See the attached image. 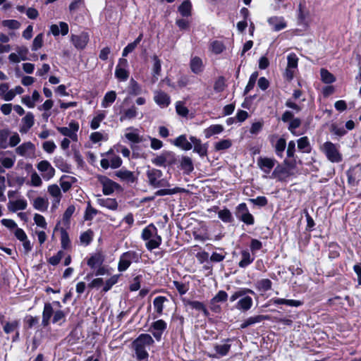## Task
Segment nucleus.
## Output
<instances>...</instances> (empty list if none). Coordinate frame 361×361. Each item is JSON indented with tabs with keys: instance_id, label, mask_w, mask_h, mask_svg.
Segmentation results:
<instances>
[{
	"instance_id": "nucleus-1",
	"label": "nucleus",
	"mask_w": 361,
	"mask_h": 361,
	"mask_svg": "<svg viewBox=\"0 0 361 361\" xmlns=\"http://www.w3.org/2000/svg\"><path fill=\"white\" fill-rule=\"evenodd\" d=\"M247 293L254 294V291L249 288H240L231 295V302H234L240 298L235 305L237 310L242 312H247L252 307L253 304L252 298L247 295Z\"/></svg>"
},
{
	"instance_id": "nucleus-2",
	"label": "nucleus",
	"mask_w": 361,
	"mask_h": 361,
	"mask_svg": "<svg viewBox=\"0 0 361 361\" xmlns=\"http://www.w3.org/2000/svg\"><path fill=\"white\" fill-rule=\"evenodd\" d=\"M154 343L152 337L147 334H140L133 343V347L135 351L137 358L139 360L148 357L147 348Z\"/></svg>"
},
{
	"instance_id": "nucleus-3",
	"label": "nucleus",
	"mask_w": 361,
	"mask_h": 361,
	"mask_svg": "<svg viewBox=\"0 0 361 361\" xmlns=\"http://www.w3.org/2000/svg\"><path fill=\"white\" fill-rule=\"evenodd\" d=\"M66 314L65 312L61 310L54 311L51 304L45 303L42 312V324L44 326H48L52 316V322L54 324H61L65 322Z\"/></svg>"
},
{
	"instance_id": "nucleus-4",
	"label": "nucleus",
	"mask_w": 361,
	"mask_h": 361,
	"mask_svg": "<svg viewBox=\"0 0 361 361\" xmlns=\"http://www.w3.org/2000/svg\"><path fill=\"white\" fill-rule=\"evenodd\" d=\"M319 149L330 162L340 163L343 161V155L340 152L339 145L326 141L320 146Z\"/></svg>"
},
{
	"instance_id": "nucleus-5",
	"label": "nucleus",
	"mask_w": 361,
	"mask_h": 361,
	"mask_svg": "<svg viewBox=\"0 0 361 361\" xmlns=\"http://www.w3.org/2000/svg\"><path fill=\"white\" fill-rule=\"evenodd\" d=\"M142 238L147 241L146 247L149 250L158 247L161 243V238L157 235V229L153 224L147 226L142 230Z\"/></svg>"
},
{
	"instance_id": "nucleus-6",
	"label": "nucleus",
	"mask_w": 361,
	"mask_h": 361,
	"mask_svg": "<svg viewBox=\"0 0 361 361\" xmlns=\"http://www.w3.org/2000/svg\"><path fill=\"white\" fill-rule=\"evenodd\" d=\"M147 181L153 188H169L170 183L166 178H162L163 173L157 169H149L146 173Z\"/></svg>"
},
{
	"instance_id": "nucleus-7",
	"label": "nucleus",
	"mask_w": 361,
	"mask_h": 361,
	"mask_svg": "<svg viewBox=\"0 0 361 361\" xmlns=\"http://www.w3.org/2000/svg\"><path fill=\"white\" fill-rule=\"evenodd\" d=\"M140 259L139 255L134 251H128L123 253L121 257L118 265L119 271H126L133 262H138Z\"/></svg>"
},
{
	"instance_id": "nucleus-8",
	"label": "nucleus",
	"mask_w": 361,
	"mask_h": 361,
	"mask_svg": "<svg viewBox=\"0 0 361 361\" xmlns=\"http://www.w3.org/2000/svg\"><path fill=\"white\" fill-rule=\"evenodd\" d=\"M47 192L51 196V210L54 211L59 207L62 193L60 187L56 184H52L48 186Z\"/></svg>"
},
{
	"instance_id": "nucleus-9",
	"label": "nucleus",
	"mask_w": 361,
	"mask_h": 361,
	"mask_svg": "<svg viewBox=\"0 0 361 361\" xmlns=\"http://www.w3.org/2000/svg\"><path fill=\"white\" fill-rule=\"evenodd\" d=\"M98 180L102 185V191L105 195H109L115 191L121 190V186L106 176H99Z\"/></svg>"
},
{
	"instance_id": "nucleus-10",
	"label": "nucleus",
	"mask_w": 361,
	"mask_h": 361,
	"mask_svg": "<svg viewBox=\"0 0 361 361\" xmlns=\"http://www.w3.org/2000/svg\"><path fill=\"white\" fill-rule=\"evenodd\" d=\"M79 129V125L75 121L69 123L68 127H58L57 130L64 136L71 139L73 141H78L77 132Z\"/></svg>"
},
{
	"instance_id": "nucleus-11",
	"label": "nucleus",
	"mask_w": 361,
	"mask_h": 361,
	"mask_svg": "<svg viewBox=\"0 0 361 361\" xmlns=\"http://www.w3.org/2000/svg\"><path fill=\"white\" fill-rule=\"evenodd\" d=\"M37 168L42 173V177L45 180H49L55 174V169L47 160L39 161L37 165Z\"/></svg>"
},
{
	"instance_id": "nucleus-12",
	"label": "nucleus",
	"mask_w": 361,
	"mask_h": 361,
	"mask_svg": "<svg viewBox=\"0 0 361 361\" xmlns=\"http://www.w3.org/2000/svg\"><path fill=\"white\" fill-rule=\"evenodd\" d=\"M166 322L163 319H158L151 324L149 331L152 334L153 336L157 341H159L161 338L164 331L166 329Z\"/></svg>"
},
{
	"instance_id": "nucleus-13",
	"label": "nucleus",
	"mask_w": 361,
	"mask_h": 361,
	"mask_svg": "<svg viewBox=\"0 0 361 361\" xmlns=\"http://www.w3.org/2000/svg\"><path fill=\"white\" fill-rule=\"evenodd\" d=\"M270 142L274 149V152L280 158L283 156V152L286 147V140L283 137L278 138L276 135H272L270 138Z\"/></svg>"
},
{
	"instance_id": "nucleus-14",
	"label": "nucleus",
	"mask_w": 361,
	"mask_h": 361,
	"mask_svg": "<svg viewBox=\"0 0 361 361\" xmlns=\"http://www.w3.org/2000/svg\"><path fill=\"white\" fill-rule=\"evenodd\" d=\"M128 66V61L126 59L121 58L118 60V65L115 70V76L121 81H126L129 77V73L126 70Z\"/></svg>"
},
{
	"instance_id": "nucleus-15",
	"label": "nucleus",
	"mask_w": 361,
	"mask_h": 361,
	"mask_svg": "<svg viewBox=\"0 0 361 361\" xmlns=\"http://www.w3.org/2000/svg\"><path fill=\"white\" fill-rule=\"evenodd\" d=\"M18 154L25 157H33L35 154V147L31 142H24L16 149Z\"/></svg>"
},
{
	"instance_id": "nucleus-16",
	"label": "nucleus",
	"mask_w": 361,
	"mask_h": 361,
	"mask_svg": "<svg viewBox=\"0 0 361 361\" xmlns=\"http://www.w3.org/2000/svg\"><path fill=\"white\" fill-rule=\"evenodd\" d=\"M152 163L158 166H165L173 162V154L171 152H164L152 159Z\"/></svg>"
},
{
	"instance_id": "nucleus-17",
	"label": "nucleus",
	"mask_w": 361,
	"mask_h": 361,
	"mask_svg": "<svg viewBox=\"0 0 361 361\" xmlns=\"http://www.w3.org/2000/svg\"><path fill=\"white\" fill-rule=\"evenodd\" d=\"M154 101L161 108H166L171 103L169 95L161 90L154 92Z\"/></svg>"
},
{
	"instance_id": "nucleus-18",
	"label": "nucleus",
	"mask_w": 361,
	"mask_h": 361,
	"mask_svg": "<svg viewBox=\"0 0 361 361\" xmlns=\"http://www.w3.org/2000/svg\"><path fill=\"white\" fill-rule=\"evenodd\" d=\"M126 138L133 144H137L147 140L146 137L138 133V130L134 128H128L125 133Z\"/></svg>"
},
{
	"instance_id": "nucleus-19",
	"label": "nucleus",
	"mask_w": 361,
	"mask_h": 361,
	"mask_svg": "<svg viewBox=\"0 0 361 361\" xmlns=\"http://www.w3.org/2000/svg\"><path fill=\"white\" fill-rule=\"evenodd\" d=\"M71 41L75 48L82 49L89 41V35L86 32H82L78 35H73L71 36Z\"/></svg>"
},
{
	"instance_id": "nucleus-20",
	"label": "nucleus",
	"mask_w": 361,
	"mask_h": 361,
	"mask_svg": "<svg viewBox=\"0 0 361 361\" xmlns=\"http://www.w3.org/2000/svg\"><path fill=\"white\" fill-rule=\"evenodd\" d=\"M275 159L268 157H259L257 160L259 167L266 173H269L275 165Z\"/></svg>"
},
{
	"instance_id": "nucleus-21",
	"label": "nucleus",
	"mask_w": 361,
	"mask_h": 361,
	"mask_svg": "<svg viewBox=\"0 0 361 361\" xmlns=\"http://www.w3.org/2000/svg\"><path fill=\"white\" fill-rule=\"evenodd\" d=\"M267 21L274 31H280L287 26L283 17L281 16H272L269 18Z\"/></svg>"
},
{
	"instance_id": "nucleus-22",
	"label": "nucleus",
	"mask_w": 361,
	"mask_h": 361,
	"mask_svg": "<svg viewBox=\"0 0 361 361\" xmlns=\"http://www.w3.org/2000/svg\"><path fill=\"white\" fill-rule=\"evenodd\" d=\"M35 123L34 116L32 113L27 112L22 119V126L20 128V132L26 133L33 126Z\"/></svg>"
},
{
	"instance_id": "nucleus-23",
	"label": "nucleus",
	"mask_w": 361,
	"mask_h": 361,
	"mask_svg": "<svg viewBox=\"0 0 361 361\" xmlns=\"http://www.w3.org/2000/svg\"><path fill=\"white\" fill-rule=\"evenodd\" d=\"M190 140L192 142V145H194V152H197L201 157L207 155V147L206 145L202 144L201 140L194 136H191Z\"/></svg>"
},
{
	"instance_id": "nucleus-24",
	"label": "nucleus",
	"mask_w": 361,
	"mask_h": 361,
	"mask_svg": "<svg viewBox=\"0 0 361 361\" xmlns=\"http://www.w3.org/2000/svg\"><path fill=\"white\" fill-rule=\"evenodd\" d=\"M231 349V345L228 343L216 344L214 345L215 353L210 354V357L219 358L226 355Z\"/></svg>"
},
{
	"instance_id": "nucleus-25",
	"label": "nucleus",
	"mask_w": 361,
	"mask_h": 361,
	"mask_svg": "<svg viewBox=\"0 0 361 361\" xmlns=\"http://www.w3.org/2000/svg\"><path fill=\"white\" fill-rule=\"evenodd\" d=\"M171 142L176 147H180V149L185 151L190 150L192 147L191 141L189 142L187 140L186 135H181L178 136Z\"/></svg>"
},
{
	"instance_id": "nucleus-26",
	"label": "nucleus",
	"mask_w": 361,
	"mask_h": 361,
	"mask_svg": "<svg viewBox=\"0 0 361 361\" xmlns=\"http://www.w3.org/2000/svg\"><path fill=\"white\" fill-rule=\"evenodd\" d=\"M27 206V203L24 199L10 200L8 203V209L12 212H16L18 210H24L26 209Z\"/></svg>"
},
{
	"instance_id": "nucleus-27",
	"label": "nucleus",
	"mask_w": 361,
	"mask_h": 361,
	"mask_svg": "<svg viewBox=\"0 0 361 361\" xmlns=\"http://www.w3.org/2000/svg\"><path fill=\"white\" fill-rule=\"evenodd\" d=\"M68 30V25L64 22H60L59 25L54 24L50 26V32L54 36H58L60 33L62 35H66Z\"/></svg>"
},
{
	"instance_id": "nucleus-28",
	"label": "nucleus",
	"mask_w": 361,
	"mask_h": 361,
	"mask_svg": "<svg viewBox=\"0 0 361 361\" xmlns=\"http://www.w3.org/2000/svg\"><path fill=\"white\" fill-rule=\"evenodd\" d=\"M168 301L169 300L164 296H157L154 299L153 306L158 317L163 314L164 303Z\"/></svg>"
},
{
	"instance_id": "nucleus-29",
	"label": "nucleus",
	"mask_w": 361,
	"mask_h": 361,
	"mask_svg": "<svg viewBox=\"0 0 361 361\" xmlns=\"http://www.w3.org/2000/svg\"><path fill=\"white\" fill-rule=\"evenodd\" d=\"M97 202L99 205L106 207L110 210H116L118 208V202L116 199L113 198H98Z\"/></svg>"
},
{
	"instance_id": "nucleus-30",
	"label": "nucleus",
	"mask_w": 361,
	"mask_h": 361,
	"mask_svg": "<svg viewBox=\"0 0 361 361\" xmlns=\"http://www.w3.org/2000/svg\"><path fill=\"white\" fill-rule=\"evenodd\" d=\"M268 318L267 316L265 315H256L250 317L245 320H244L240 324V329H245L250 326L254 325L257 323H260L264 319Z\"/></svg>"
},
{
	"instance_id": "nucleus-31",
	"label": "nucleus",
	"mask_w": 361,
	"mask_h": 361,
	"mask_svg": "<svg viewBox=\"0 0 361 361\" xmlns=\"http://www.w3.org/2000/svg\"><path fill=\"white\" fill-rule=\"evenodd\" d=\"M116 176L121 180L128 183H134L136 180L133 172L123 169L116 171Z\"/></svg>"
},
{
	"instance_id": "nucleus-32",
	"label": "nucleus",
	"mask_w": 361,
	"mask_h": 361,
	"mask_svg": "<svg viewBox=\"0 0 361 361\" xmlns=\"http://www.w3.org/2000/svg\"><path fill=\"white\" fill-rule=\"evenodd\" d=\"M32 206L35 209L44 212L48 209L49 201L45 197H37L33 200Z\"/></svg>"
},
{
	"instance_id": "nucleus-33",
	"label": "nucleus",
	"mask_w": 361,
	"mask_h": 361,
	"mask_svg": "<svg viewBox=\"0 0 361 361\" xmlns=\"http://www.w3.org/2000/svg\"><path fill=\"white\" fill-rule=\"evenodd\" d=\"M241 259L238 263V266L241 268H245L252 264L255 257L251 255L247 250H243L240 252Z\"/></svg>"
},
{
	"instance_id": "nucleus-34",
	"label": "nucleus",
	"mask_w": 361,
	"mask_h": 361,
	"mask_svg": "<svg viewBox=\"0 0 361 361\" xmlns=\"http://www.w3.org/2000/svg\"><path fill=\"white\" fill-rule=\"evenodd\" d=\"M224 130V128L222 125L215 124L204 129V134L206 138H209L213 135L221 133Z\"/></svg>"
},
{
	"instance_id": "nucleus-35",
	"label": "nucleus",
	"mask_w": 361,
	"mask_h": 361,
	"mask_svg": "<svg viewBox=\"0 0 361 361\" xmlns=\"http://www.w3.org/2000/svg\"><path fill=\"white\" fill-rule=\"evenodd\" d=\"M272 302L274 305H286L289 307H300L303 304L300 300L284 298H274Z\"/></svg>"
},
{
	"instance_id": "nucleus-36",
	"label": "nucleus",
	"mask_w": 361,
	"mask_h": 361,
	"mask_svg": "<svg viewBox=\"0 0 361 361\" xmlns=\"http://www.w3.org/2000/svg\"><path fill=\"white\" fill-rule=\"evenodd\" d=\"M228 298V294L224 290H219L216 295L211 300L212 309L217 311L219 306H216V302H225Z\"/></svg>"
},
{
	"instance_id": "nucleus-37",
	"label": "nucleus",
	"mask_w": 361,
	"mask_h": 361,
	"mask_svg": "<svg viewBox=\"0 0 361 361\" xmlns=\"http://www.w3.org/2000/svg\"><path fill=\"white\" fill-rule=\"evenodd\" d=\"M191 71L196 74L202 72L204 65L202 59L200 57L194 56L190 60Z\"/></svg>"
},
{
	"instance_id": "nucleus-38",
	"label": "nucleus",
	"mask_w": 361,
	"mask_h": 361,
	"mask_svg": "<svg viewBox=\"0 0 361 361\" xmlns=\"http://www.w3.org/2000/svg\"><path fill=\"white\" fill-rule=\"evenodd\" d=\"M137 109L135 106H132L130 108L123 110L120 117V121H124L126 120H130L135 118L137 116Z\"/></svg>"
},
{
	"instance_id": "nucleus-39",
	"label": "nucleus",
	"mask_w": 361,
	"mask_h": 361,
	"mask_svg": "<svg viewBox=\"0 0 361 361\" xmlns=\"http://www.w3.org/2000/svg\"><path fill=\"white\" fill-rule=\"evenodd\" d=\"M116 93L115 91H109L107 92L102 101V106L103 108H107L109 106H110L114 102V101L116 100Z\"/></svg>"
},
{
	"instance_id": "nucleus-40",
	"label": "nucleus",
	"mask_w": 361,
	"mask_h": 361,
	"mask_svg": "<svg viewBox=\"0 0 361 361\" xmlns=\"http://www.w3.org/2000/svg\"><path fill=\"white\" fill-rule=\"evenodd\" d=\"M153 61H154V65H153V70H152V83H154V82H156L158 80L159 76L160 75V72H161V61L158 59V57L156 56H154L153 57Z\"/></svg>"
},
{
	"instance_id": "nucleus-41",
	"label": "nucleus",
	"mask_w": 361,
	"mask_h": 361,
	"mask_svg": "<svg viewBox=\"0 0 361 361\" xmlns=\"http://www.w3.org/2000/svg\"><path fill=\"white\" fill-rule=\"evenodd\" d=\"M184 191V189L176 187L173 188H164L163 189L158 190L155 192V196H164V195H171L173 194H176L178 192H181Z\"/></svg>"
},
{
	"instance_id": "nucleus-42",
	"label": "nucleus",
	"mask_w": 361,
	"mask_h": 361,
	"mask_svg": "<svg viewBox=\"0 0 361 361\" xmlns=\"http://www.w3.org/2000/svg\"><path fill=\"white\" fill-rule=\"evenodd\" d=\"M178 11L183 17L188 18L191 16L192 5L189 1H183L178 7Z\"/></svg>"
},
{
	"instance_id": "nucleus-43",
	"label": "nucleus",
	"mask_w": 361,
	"mask_h": 361,
	"mask_svg": "<svg viewBox=\"0 0 361 361\" xmlns=\"http://www.w3.org/2000/svg\"><path fill=\"white\" fill-rule=\"evenodd\" d=\"M142 39V34H140L134 42L128 44L123 50V53H122L123 57H125L128 54L133 52L135 50V49L137 47L139 43L141 42Z\"/></svg>"
},
{
	"instance_id": "nucleus-44",
	"label": "nucleus",
	"mask_w": 361,
	"mask_h": 361,
	"mask_svg": "<svg viewBox=\"0 0 361 361\" xmlns=\"http://www.w3.org/2000/svg\"><path fill=\"white\" fill-rule=\"evenodd\" d=\"M186 305L192 309H195L198 311H202L205 316H207L209 314L204 304L201 302L195 300H188Z\"/></svg>"
},
{
	"instance_id": "nucleus-45",
	"label": "nucleus",
	"mask_w": 361,
	"mask_h": 361,
	"mask_svg": "<svg viewBox=\"0 0 361 361\" xmlns=\"http://www.w3.org/2000/svg\"><path fill=\"white\" fill-rule=\"evenodd\" d=\"M106 114L104 111H98L97 115L92 118L90 123V127L93 130L97 129L100 123L104 119Z\"/></svg>"
},
{
	"instance_id": "nucleus-46",
	"label": "nucleus",
	"mask_w": 361,
	"mask_h": 361,
	"mask_svg": "<svg viewBox=\"0 0 361 361\" xmlns=\"http://www.w3.org/2000/svg\"><path fill=\"white\" fill-rule=\"evenodd\" d=\"M298 147L302 152L308 153L310 151V142L307 137H300L298 140Z\"/></svg>"
},
{
	"instance_id": "nucleus-47",
	"label": "nucleus",
	"mask_w": 361,
	"mask_h": 361,
	"mask_svg": "<svg viewBox=\"0 0 361 361\" xmlns=\"http://www.w3.org/2000/svg\"><path fill=\"white\" fill-rule=\"evenodd\" d=\"M176 113L182 117H187L189 114L188 109L185 106L184 102L181 101H178L176 103Z\"/></svg>"
},
{
	"instance_id": "nucleus-48",
	"label": "nucleus",
	"mask_w": 361,
	"mask_h": 361,
	"mask_svg": "<svg viewBox=\"0 0 361 361\" xmlns=\"http://www.w3.org/2000/svg\"><path fill=\"white\" fill-rule=\"evenodd\" d=\"M258 72L257 71H255L254 73H252V75H250V78H249V81L245 88V91H244V94H247L250 90H252L253 89V87H255V85L256 83V81L257 80V78H258Z\"/></svg>"
},
{
	"instance_id": "nucleus-49",
	"label": "nucleus",
	"mask_w": 361,
	"mask_h": 361,
	"mask_svg": "<svg viewBox=\"0 0 361 361\" xmlns=\"http://www.w3.org/2000/svg\"><path fill=\"white\" fill-rule=\"evenodd\" d=\"M232 145V142L229 139L221 140L214 144V148L216 151L227 149Z\"/></svg>"
},
{
	"instance_id": "nucleus-50",
	"label": "nucleus",
	"mask_w": 361,
	"mask_h": 361,
	"mask_svg": "<svg viewBox=\"0 0 361 361\" xmlns=\"http://www.w3.org/2000/svg\"><path fill=\"white\" fill-rule=\"evenodd\" d=\"M322 80L327 84L332 83L335 81L336 78L333 74L326 69H322L320 71Z\"/></svg>"
},
{
	"instance_id": "nucleus-51",
	"label": "nucleus",
	"mask_w": 361,
	"mask_h": 361,
	"mask_svg": "<svg viewBox=\"0 0 361 361\" xmlns=\"http://www.w3.org/2000/svg\"><path fill=\"white\" fill-rule=\"evenodd\" d=\"M2 25L8 30H18L20 27V23L16 20H4L1 23Z\"/></svg>"
},
{
	"instance_id": "nucleus-52",
	"label": "nucleus",
	"mask_w": 361,
	"mask_h": 361,
	"mask_svg": "<svg viewBox=\"0 0 361 361\" xmlns=\"http://www.w3.org/2000/svg\"><path fill=\"white\" fill-rule=\"evenodd\" d=\"M93 232L91 230H88L83 232L80 236V243L85 245H87L92 240Z\"/></svg>"
},
{
	"instance_id": "nucleus-53",
	"label": "nucleus",
	"mask_w": 361,
	"mask_h": 361,
	"mask_svg": "<svg viewBox=\"0 0 361 361\" xmlns=\"http://www.w3.org/2000/svg\"><path fill=\"white\" fill-rule=\"evenodd\" d=\"M272 283L268 279L260 280L257 283V288L262 291H267L271 289Z\"/></svg>"
},
{
	"instance_id": "nucleus-54",
	"label": "nucleus",
	"mask_w": 361,
	"mask_h": 361,
	"mask_svg": "<svg viewBox=\"0 0 361 361\" xmlns=\"http://www.w3.org/2000/svg\"><path fill=\"white\" fill-rule=\"evenodd\" d=\"M218 216H219V219H221L224 222H226V223H230L233 220L231 213L227 209L220 210L218 212Z\"/></svg>"
},
{
	"instance_id": "nucleus-55",
	"label": "nucleus",
	"mask_w": 361,
	"mask_h": 361,
	"mask_svg": "<svg viewBox=\"0 0 361 361\" xmlns=\"http://www.w3.org/2000/svg\"><path fill=\"white\" fill-rule=\"evenodd\" d=\"M173 284L180 295L185 294L189 290V286L188 283L173 281Z\"/></svg>"
},
{
	"instance_id": "nucleus-56",
	"label": "nucleus",
	"mask_w": 361,
	"mask_h": 361,
	"mask_svg": "<svg viewBox=\"0 0 361 361\" xmlns=\"http://www.w3.org/2000/svg\"><path fill=\"white\" fill-rule=\"evenodd\" d=\"M210 49L212 52H214L216 54H219L224 50L225 47L221 42L214 41L210 44Z\"/></svg>"
},
{
	"instance_id": "nucleus-57",
	"label": "nucleus",
	"mask_w": 361,
	"mask_h": 361,
	"mask_svg": "<svg viewBox=\"0 0 361 361\" xmlns=\"http://www.w3.org/2000/svg\"><path fill=\"white\" fill-rule=\"evenodd\" d=\"M130 93L133 95H138L142 92L140 85L133 79L130 81Z\"/></svg>"
},
{
	"instance_id": "nucleus-58",
	"label": "nucleus",
	"mask_w": 361,
	"mask_h": 361,
	"mask_svg": "<svg viewBox=\"0 0 361 361\" xmlns=\"http://www.w3.org/2000/svg\"><path fill=\"white\" fill-rule=\"evenodd\" d=\"M43 39L44 35L42 33L37 35L32 42V50L37 51L40 49L43 45Z\"/></svg>"
},
{
	"instance_id": "nucleus-59",
	"label": "nucleus",
	"mask_w": 361,
	"mask_h": 361,
	"mask_svg": "<svg viewBox=\"0 0 361 361\" xmlns=\"http://www.w3.org/2000/svg\"><path fill=\"white\" fill-rule=\"evenodd\" d=\"M61 243L63 249H67L70 246L68 234L63 228L61 229Z\"/></svg>"
},
{
	"instance_id": "nucleus-60",
	"label": "nucleus",
	"mask_w": 361,
	"mask_h": 361,
	"mask_svg": "<svg viewBox=\"0 0 361 361\" xmlns=\"http://www.w3.org/2000/svg\"><path fill=\"white\" fill-rule=\"evenodd\" d=\"M288 68H296L298 67V58L294 53H290L287 56Z\"/></svg>"
},
{
	"instance_id": "nucleus-61",
	"label": "nucleus",
	"mask_w": 361,
	"mask_h": 361,
	"mask_svg": "<svg viewBox=\"0 0 361 361\" xmlns=\"http://www.w3.org/2000/svg\"><path fill=\"white\" fill-rule=\"evenodd\" d=\"M16 161L15 157L0 158L1 164L6 169H11Z\"/></svg>"
},
{
	"instance_id": "nucleus-62",
	"label": "nucleus",
	"mask_w": 361,
	"mask_h": 361,
	"mask_svg": "<svg viewBox=\"0 0 361 361\" xmlns=\"http://www.w3.org/2000/svg\"><path fill=\"white\" fill-rule=\"evenodd\" d=\"M180 164L183 169L188 171H191L193 169L192 160L188 157H183L181 159Z\"/></svg>"
},
{
	"instance_id": "nucleus-63",
	"label": "nucleus",
	"mask_w": 361,
	"mask_h": 361,
	"mask_svg": "<svg viewBox=\"0 0 361 361\" xmlns=\"http://www.w3.org/2000/svg\"><path fill=\"white\" fill-rule=\"evenodd\" d=\"M34 221L37 226H39L42 228H46L47 224L44 217L39 214H35L34 216Z\"/></svg>"
},
{
	"instance_id": "nucleus-64",
	"label": "nucleus",
	"mask_w": 361,
	"mask_h": 361,
	"mask_svg": "<svg viewBox=\"0 0 361 361\" xmlns=\"http://www.w3.org/2000/svg\"><path fill=\"white\" fill-rule=\"evenodd\" d=\"M30 183L31 185L34 187H39L42 184V180L36 172H33L30 176Z\"/></svg>"
}]
</instances>
